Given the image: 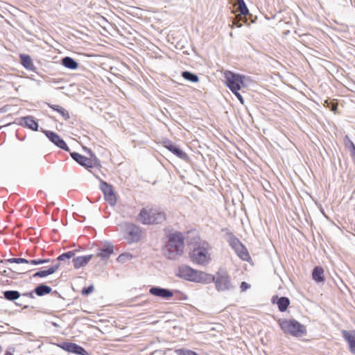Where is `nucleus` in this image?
Instances as JSON below:
<instances>
[{
    "mask_svg": "<svg viewBox=\"0 0 355 355\" xmlns=\"http://www.w3.org/2000/svg\"><path fill=\"white\" fill-rule=\"evenodd\" d=\"M184 239L180 232L173 233L168 236V243L164 248V256L171 260H175L184 252Z\"/></svg>",
    "mask_w": 355,
    "mask_h": 355,
    "instance_id": "f257e3e1",
    "label": "nucleus"
},
{
    "mask_svg": "<svg viewBox=\"0 0 355 355\" xmlns=\"http://www.w3.org/2000/svg\"><path fill=\"white\" fill-rule=\"evenodd\" d=\"M176 275L187 281L208 284L209 277L208 274L200 270H197L187 265L180 266L177 270Z\"/></svg>",
    "mask_w": 355,
    "mask_h": 355,
    "instance_id": "f03ea898",
    "label": "nucleus"
},
{
    "mask_svg": "<svg viewBox=\"0 0 355 355\" xmlns=\"http://www.w3.org/2000/svg\"><path fill=\"white\" fill-rule=\"evenodd\" d=\"M210 245L205 241L200 243L190 252L191 261L198 266H206L211 261Z\"/></svg>",
    "mask_w": 355,
    "mask_h": 355,
    "instance_id": "7ed1b4c3",
    "label": "nucleus"
},
{
    "mask_svg": "<svg viewBox=\"0 0 355 355\" xmlns=\"http://www.w3.org/2000/svg\"><path fill=\"white\" fill-rule=\"evenodd\" d=\"M165 218V214L163 211L148 206L143 208L137 216V220L144 225L159 224Z\"/></svg>",
    "mask_w": 355,
    "mask_h": 355,
    "instance_id": "20e7f679",
    "label": "nucleus"
},
{
    "mask_svg": "<svg viewBox=\"0 0 355 355\" xmlns=\"http://www.w3.org/2000/svg\"><path fill=\"white\" fill-rule=\"evenodd\" d=\"M279 326L284 334L294 337H301L306 334L305 326L295 320H284L279 322Z\"/></svg>",
    "mask_w": 355,
    "mask_h": 355,
    "instance_id": "39448f33",
    "label": "nucleus"
},
{
    "mask_svg": "<svg viewBox=\"0 0 355 355\" xmlns=\"http://www.w3.org/2000/svg\"><path fill=\"white\" fill-rule=\"evenodd\" d=\"M209 281L208 284L214 282L216 288L218 291H229L234 288L229 275L225 270H219L213 276L208 274Z\"/></svg>",
    "mask_w": 355,
    "mask_h": 355,
    "instance_id": "423d86ee",
    "label": "nucleus"
},
{
    "mask_svg": "<svg viewBox=\"0 0 355 355\" xmlns=\"http://www.w3.org/2000/svg\"><path fill=\"white\" fill-rule=\"evenodd\" d=\"M227 87L232 92L239 91L244 86L243 76L234 73L230 71H226L224 73Z\"/></svg>",
    "mask_w": 355,
    "mask_h": 355,
    "instance_id": "0eeeda50",
    "label": "nucleus"
},
{
    "mask_svg": "<svg viewBox=\"0 0 355 355\" xmlns=\"http://www.w3.org/2000/svg\"><path fill=\"white\" fill-rule=\"evenodd\" d=\"M125 231L124 237L128 243H137L140 241L141 230L138 226L132 223H128L125 225Z\"/></svg>",
    "mask_w": 355,
    "mask_h": 355,
    "instance_id": "6e6552de",
    "label": "nucleus"
},
{
    "mask_svg": "<svg viewBox=\"0 0 355 355\" xmlns=\"http://www.w3.org/2000/svg\"><path fill=\"white\" fill-rule=\"evenodd\" d=\"M230 245L237 255L243 260L247 261L250 258L249 253L245 247L241 243L239 239L234 236L230 238Z\"/></svg>",
    "mask_w": 355,
    "mask_h": 355,
    "instance_id": "1a4fd4ad",
    "label": "nucleus"
},
{
    "mask_svg": "<svg viewBox=\"0 0 355 355\" xmlns=\"http://www.w3.org/2000/svg\"><path fill=\"white\" fill-rule=\"evenodd\" d=\"M58 347L64 351L78 355H89L83 347L73 343L64 342L59 344Z\"/></svg>",
    "mask_w": 355,
    "mask_h": 355,
    "instance_id": "9d476101",
    "label": "nucleus"
},
{
    "mask_svg": "<svg viewBox=\"0 0 355 355\" xmlns=\"http://www.w3.org/2000/svg\"><path fill=\"white\" fill-rule=\"evenodd\" d=\"M101 189L104 194L105 200L112 206L115 205L116 197L112 186L105 182H101Z\"/></svg>",
    "mask_w": 355,
    "mask_h": 355,
    "instance_id": "9b49d317",
    "label": "nucleus"
},
{
    "mask_svg": "<svg viewBox=\"0 0 355 355\" xmlns=\"http://www.w3.org/2000/svg\"><path fill=\"white\" fill-rule=\"evenodd\" d=\"M43 132L46 137L55 146L62 150L69 151V148L65 141L58 134L50 130H44Z\"/></svg>",
    "mask_w": 355,
    "mask_h": 355,
    "instance_id": "f8f14e48",
    "label": "nucleus"
},
{
    "mask_svg": "<svg viewBox=\"0 0 355 355\" xmlns=\"http://www.w3.org/2000/svg\"><path fill=\"white\" fill-rule=\"evenodd\" d=\"M164 147L178 157L187 161L189 157L186 153L181 150L177 145L172 141L167 140L164 142Z\"/></svg>",
    "mask_w": 355,
    "mask_h": 355,
    "instance_id": "ddd939ff",
    "label": "nucleus"
},
{
    "mask_svg": "<svg viewBox=\"0 0 355 355\" xmlns=\"http://www.w3.org/2000/svg\"><path fill=\"white\" fill-rule=\"evenodd\" d=\"M149 293L152 295L157 296L164 300H168L173 296L172 291L158 286L151 287L149 289Z\"/></svg>",
    "mask_w": 355,
    "mask_h": 355,
    "instance_id": "4468645a",
    "label": "nucleus"
},
{
    "mask_svg": "<svg viewBox=\"0 0 355 355\" xmlns=\"http://www.w3.org/2000/svg\"><path fill=\"white\" fill-rule=\"evenodd\" d=\"M71 157L80 165L85 166V168H92L93 166V162L91 159L78 153H71Z\"/></svg>",
    "mask_w": 355,
    "mask_h": 355,
    "instance_id": "2eb2a0df",
    "label": "nucleus"
},
{
    "mask_svg": "<svg viewBox=\"0 0 355 355\" xmlns=\"http://www.w3.org/2000/svg\"><path fill=\"white\" fill-rule=\"evenodd\" d=\"M344 339L348 343L351 352L355 354V331H342Z\"/></svg>",
    "mask_w": 355,
    "mask_h": 355,
    "instance_id": "dca6fc26",
    "label": "nucleus"
},
{
    "mask_svg": "<svg viewBox=\"0 0 355 355\" xmlns=\"http://www.w3.org/2000/svg\"><path fill=\"white\" fill-rule=\"evenodd\" d=\"M92 254H89L74 257L72 260L73 267L76 269H78L80 268L81 267L85 266L92 259Z\"/></svg>",
    "mask_w": 355,
    "mask_h": 355,
    "instance_id": "f3484780",
    "label": "nucleus"
},
{
    "mask_svg": "<svg viewBox=\"0 0 355 355\" xmlns=\"http://www.w3.org/2000/svg\"><path fill=\"white\" fill-rule=\"evenodd\" d=\"M21 121H23V123H20L19 124L26 127L32 130L37 131L38 130V123L37 121L34 119L33 116H24L21 119Z\"/></svg>",
    "mask_w": 355,
    "mask_h": 355,
    "instance_id": "a211bd4d",
    "label": "nucleus"
},
{
    "mask_svg": "<svg viewBox=\"0 0 355 355\" xmlns=\"http://www.w3.org/2000/svg\"><path fill=\"white\" fill-rule=\"evenodd\" d=\"M60 267V263H53L52 266L48 268L47 270H40L35 272L33 277H45L49 275L54 273Z\"/></svg>",
    "mask_w": 355,
    "mask_h": 355,
    "instance_id": "6ab92c4d",
    "label": "nucleus"
},
{
    "mask_svg": "<svg viewBox=\"0 0 355 355\" xmlns=\"http://www.w3.org/2000/svg\"><path fill=\"white\" fill-rule=\"evenodd\" d=\"M62 64L69 69H76L78 67V63L71 57H64L61 60Z\"/></svg>",
    "mask_w": 355,
    "mask_h": 355,
    "instance_id": "aec40b11",
    "label": "nucleus"
},
{
    "mask_svg": "<svg viewBox=\"0 0 355 355\" xmlns=\"http://www.w3.org/2000/svg\"><path fill=\"white\" fill-rule=\"evenodd\" d=\"M312 277L316 282H322L324 279V270L322 268L316 266L313 268Z\"/></svg>",
    "mask_w": 355,
    "mask_h": 355,
    "instance_id": "412c9836",
    "label": "nucleus"
},
{
    "mask_svg": "<svg viewBox=\"0 0 355 355\" xmlns=\"http://www.w3.org/2000/svg\"><path fill=\"white\" fill-rule=\"evenodd\" d=\"M277 304L281 312L285 311L290 304V300L286 297H281L277 299Z\"/></svg>",
    "mask_w": 355,
    "mask_h": 355,
    "instance_id": "4be33fe9",
    "label": "nucleus"
},
{
    "mask_svg": "<svg viewBox=\"0 0 355 355\" xmlns=\"http://www.w3.org/2000/svg\"><path fill=\"white\" fill-rule=\"evenodd\" d=\"M51 288L44 284H40L35 288V293L38 296H43L51 292Z\"/></svg>",
    "mask_w": 355,
    "mask_h": 355,
    "instance_id": "5701e85b",
    "label": "nucleus"
},
{
    "mask_svg": "<svg viewBox=\"0 0 355 355\" xmlns=\"http://www.w3.org/2000/svg\"><path fill=\"white\" fill-rule=\"evenodd\" d=\"M75 256V251H68L60 254L56 259L52 261L53 263H59L58 261H67Z\"/></svg>",
    "mask_w": 355,
    "mask_h": 355,
    "instance_id": "b1692460",
    "label": "nucleus"
},
{
    "mask_svg": "<svg viewBox=\"0 0 355 355\" xmlns=\"http://www.w3.org/2000/svg\"><path fill=\"white\" fill-rule=\"evenodd\" d=\"M114 248L112 245H108L105 248H103L98 253L97 256L103 259H107L113 253Z\"/></svg>",
    "mask_w": 355,
    "mask_h": 355,
    "instance_id": "393cba45",
    "label": "nucleus"
},
{
    "mask_svg": "<svg viewBox=\"0 0 355 355\" xmlns=\"http://www.w3.org/2000/svg\"><path fill=\"white\" fill-rule=\"evenodd\" d=\"M21 63L26 69H32L33 67V62L28 55H20Z\"/></svg>",
    "mask_w": 355,
    "mask_h": 355,
    "instance_id": "a878e982",
    "label": "nucleus"
},
{
    "mask_svg": "<svg viewBox=\"0 0 355 355\" xmlns=\"http://www.w3.org/2000/svg\"><path fill=\"white\" fill-rule=\"evenodd\" d=\"M3 296L8 300L14 301L20 297V293L17 291H6L3 293Z\"/></svg>",
    "mask_w": 355,
    "mask_h": 355,
    "instance_id": "bb28decb",
    "label": "nucleus"
},
{
    "mask_svg": "<svg viewBox=\"0 0 355 355\" xmlns=\"http://www.w3.org/2000/svg\"><path fill=\"white\" fill-rule=\"evenodd\" d=\"M182 76L184 79H186V80H189L190 82L197 83V82L199 81L198 76L196 74L193 73H191L190 71H183L182 73Z\"/></svg>",
    "mask_w": 355,
    "mask_h": 355,
    "instance_id": "cd10ccee",
    "label": "nucleus"
},
{
    "mask_svg": "<svg viewBox=\"0 0 355 355\" xmlns=\"http://www.w3.org/2000/svg\"><path fill=\"white\" fill-rule=\"evenodd\" d=\"M238 3V10L240 12L241 15H246L249 13L248 8L246 6V4L244 0H236Z\"/></svg>",
    "mask_w": 355,
    "mask_h": 355,
    "instance_id": "c85d7f7f",
    "label": "nucleus"
},
{
    "mask_svg": "<svg viewBox=\"0 0 355 355\" xmlns=\"http://www.w3.org/2000/svg\"><path fill=\"white\" fill-rule=\"evenodd\" d=\"M132 257L133 256L130 253H123L117 257L116 260L118 262L123 263L128 261H130Z\"/></svg>",
    "mask_w": 355,
    "mask_h": 355,
    "instance_id": "c756f323",
    "label": "nucleus"
},
{
    "mask_svg": "<svg viewBox=\"0 0 355 355\" xmlns=\"http://www.w3.org/2000/svg\"><path fill=\"white\" fill-rule=\"evenodd\" d=\"M345 145L348 147V148L351 151L352 155H354V154L355 153L354 144L350 140V139L349 138V137L347 135L345 136Z\"/></svg>",
    "mask_w": 355,
    "mask_h": 355,
    "instance_id": "7c9ffc66",
    "label": "nucleus"
},
{
    "mask_svg": "<svg viewBox=\"0 0 355 355\" xmlns=\"http://www.w3.org/2000/svg\"><path fill=\"white\" fill-rule=\"evenodd\" d=\"M8 261L16 263H30V261L24 258H11L8 259Z\"/></svg>",
    "mask_w": 355,
    "mask_h": 355,
    "instance_id": "2f4dec72",
    "label": "nucleus"
},
{
    "mask_svg": "<svg viewBox=\"0 0 355 355\" xmlns=\"http://www.w3.org/2000/svg\"><path fill=\"white\" fill-rule=\"evenodd\" d=\"M64 120H68L70 118L69 112L64 107H61L58 112Z\"/></svg>",
    "mask_w": 355,
    "mask_h": 355,
    "instance_id": "473e14b6",
    "label": "nucleus"
},
{
    "mask_svg": "<svg viewBox=\"0 0 355 355\" xmlns=\"http://www.w3.org/2000/svg\"><path fill=\"white\" fill-rule=\"evenodd\" d=\"M51 260L49 259H32V260H30V263L33 264V265H39V264H42V263H48Z\"/></svg>",
    "mask_w": 355,
    "mask_h": 355,
    "instance_id": "72a5a7b5",
    "label": "nucleus"
},
{
    "mask_svg": "<svg viewBox=\"0 0 355 355\" xmlns=\"http://www.w3.org/2000/svg\"><path fill=\"white\" fill-rule=\"evenodd\" d=\"M324 103L327 107H329L331 111L336 112L338 108V105L335 103L329 102V101H325Z\"/></svg>",
    "mask_w": 355,
    "mask_h": 355,
    "instance_id": "f704fd0d",
    "label": "nucleus"
},
{
    "mask_svg": "<svg viewBox=\"0 0 355 355\" xmlns=\"http://www.w3.org/2000/svg\"><path fill=\"white\" fill-rule=\"evenodd\" d=\"M94 291V286H89L88 287H85L82 290V294L83 295H89L92 293Z\"/></svg>",
    "mask_w": 355,
    "mask_h": 355,
    "instance_id": "c9c22d12",
    "label": "nucleus"
},
{
    "mask_svg": "<svg viewBox=\"0 0 355 355\" xmlns=\"http://www.w3.org/2000/svg\"><path fill=\"white\" fill-rule=\"evenodd\" d=\"M236 98L239 99V101L241 103V104H244V100L241 94L239 92V91H234V92H232Z\"/></svg>",
    "mask_w": 355,
    "mask_h": 355,
    "instance_id": "e433bc0d",
    "label": "nucleus"
},
{
    "mask_svg": "<svg viewBox=\"0 0 355 355\" xmlns=\"http://www.w3.org/2000/svg\"><path fill=\"white\" fill-rule=\"evenodd\" d=\"M240 288L241 291H245L250 288V285L245 282H242Z\"/></svg>",
    "mask_w": 355,
    "mask_h": 355,
    "instance_id": "4c0bfd02",
    "label": "nucleus"
},
{
    "mask_svg": "<svg viewBox=\"0 0 355 355\" xmlns=\"http://www.w3.org/2000/svg\"><path fill=\"white\" fill-rule=\"evenodd\" d=\"M182 355H199L193 351L191 350H183Z\"/></svg>",
    "mask_w": 355,
    "mask_h": 355,
    "instance_id": "58836bf2",
    "label": "nucleus"
},
{
    "mask_svg": "<svg viewBox=\"0 0 355 355\" xmlns=\"http://www.w3.org/2000/svg\"><path fill=\"white\" fill-rule=\"evenodd\" d=\"M48 106L49 107H51V109H53V110L56 111V112H58V110L60 109L61 106L60 105H52V104H50V103H48Z\"/></svg>",
    "mask_w": 355,
    "mask_h": 355,
    "instance_id": "ea45409f",
    "label": "nucleus"
},
{
    "mask_svg": "<svg viewBox=\"0 0 355 355\" xmlns=\"http://www.w3.org/2000/svg\"><path fill=\"white\" fill-rule=\"evenodd\" d=\"M233 25L238 28H240L242 26V24L239 21H236V19L234 20Z\"/></svg>",
    "mask_w": 355,
    "mask_h": 355,
    "instance_id": "a19ab883",
    "label": "nucleus"
},
{
    "mask_svg": "<svg viewBox=\"0 0 355 355\" xmlns=\"http://www.w3.org/2000/svg\"><path fill=\"white\" fill-rule=\"evenodd\" d=\"M24 295H27V296H29V297H32V295H33L31 293H26Z\"/></svg>",
    "mask_w": 355,
    "mask_h": 355,
    "instance_id": "79ce46f5",
    "label": "nucleus"
},
{
    "mask_svg": "<svg viewBox=\"0 0 355 355\" xmlns=\"http://www.w3.org/2000/svg\"><path fill=\"white\" fill-rule=\"evenodd\" d=\"M4 355H12L10 352H6Z\"/></svg>",
    "mask_w": 355,
    "mask_h": 355,
    "instance_id": "37998d69",
    "label": "nucleus"
}]
</instances>
